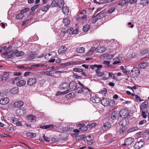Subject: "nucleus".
Segmentation results:
<instances>
[{"label": "nucleus", "mask_w": 149, "mask_h": 149, "mask_svg": "<svg viewBox=\"0 0 149 149\" xmlns=\"http://www.w3.org/2000/svg\"><path fill=\"white\" fill-rule=\"evenodd\" d=\"M79 139H84V141L86 142L88 144L91 145L92 144V141L93 139V136L91 135L86 136L85 134H82L79 136Z\"/></svg>", "instance_id": "nucleus-1"}, {"label": "nucleus", "mask_w": 149, "mask_h": 149, "mask_svg": "<svg viewBox=\"0 0 149 149\" xmlns=\"http://www.w3.org/2000/svg\"><path fill=\"white\" fill-rule=\"evenodd\" d=\"M56 55V53L55 52H50L48 54H46L45 56V58L49 62L51 63H54L55 61V59L52 58Z\"/></svg>", "instance_id": "nucleus-2"}, {"label": "nucleus", "mask_w": 149, "mask_h": 149, "mask_svg": "<svg viewBox=\"0 0 149 149\" xmlns=\"http://www.w3.org/2000/svg\"><path fill=\"white\" fill-rule=\"evenodd\" d=\"M40 128L42 129H49L54 131H57L59 129L60 127L58 125L51 124L40 126Z\"/></svg>", "instance_id": "nucleus-3"}, {"label": "nucleus", "mask_w": 149, "mask_h": 149, "mask_svg": "<svg viewBox=\"0 0 149 149\" xmlns=\"http://www.w3.org/2000/svg\"><path fill=\"white\" fill-rule=\"evenodd\" d=\"M140 74V71L139 68L134 67L131 71L130 74L131 76L133 78L137 77Z\"/></svg>", "instance_id": "nucleus-4"}, {"label": "nucleus", "mask_w": 149, "mask_h": 149, "mask_svg": "<svg viewBox=\"0 0 149 149\" xmlns=\"http://www.w3.org/2000/svg\"><path fill=\"white\" fill-rule=\"evenodd\" d=\"M9 76V73L7 72H4L3 74L0 75V84H3L5 82Z\"/></svg>", "instance_id": "nucleus-5"}, {"label": "nucleus", "mask_w": 149, "mask_h": 149, "mask_svg": "<svg viewBox=\"0 0 149 149\" xmlns=\"http://www.w3.org/2000/svg\"><path fill=\"white\" fill-rule=\"evenodd\" d=\"M60 89L64 91L65 93H67L69 92V84L68 83H63L60 85Z\"/></svg>", "instance_id": "nucleus-6"}, {"label": "nucleus", "mask_w": 149, "mask_h": 149, "mask_svg": "<svg viewBox=\"0 0 149 149\" xmlns=\"http://www.w3.org/2000/svg\"><path fill=\"white\" fill-rule=\"evenodd\" d=\"M145 142L141 139L135 143L134 146V148L135 149H140L145 146Z\"/></svg>", "instance_id": "nucleus-7"}, {"label": "nucleus", "mask_w": 149, "mask_h": 149, "mask_svg": "<svg viewBox=\"0 0 149 149\" xmlns=\"http://www.w3.org/2000/svg\"><path fill=\"white\" fill-rule=\"evenodd\" d=\"M16 114L18 116H23L26 113V110L25 108L22 107L17 109L16 111Z\"/></svg>", "instance_id": "nucleus-8"}, {"label": "nucleus", "mask_w": 149, "mask_h": 149, "mask_svg": "<svg viewBox=\"0 0 149 149\" xmlns=\"http://www.w3.org/2000/svg\"><path fill=\"white\" fill-rule=\"evenodd\" d=\"M91 97L90 99V100L93 102L97 103L100 102L101 99L97 97L95 94H91Z\"/></svg>", "instance_id": "nucleus-9"}, {"label": "nucleus", "mask_w": 149, "mask_h": 149, "mask_svg": "<svg viewBox=\"0 0 149 149\" xmlns=\"http://www.w3.org/2000/svg\"><path fill=\"white\" fill-rule=\"evenodd\" d=\"M120 117H123V118H125L129 115V113L128 110L126 109H121L119 113Z\"/></svg>", "instance_id": "nucleus-10"}, {"label": "nucleus", "mask_w": 149, "mask_h": 149, "mask_svg": "<svg viewBox=\"0 0 149 149\" xmlns=\"http://www.w3.org/2000/svg\"><path fill=\"white\" fill-rule=\"evenodd\" d=\"M77 83L75 81H71L69 84V91H75V89L77 88Z\"/></svg>", "instance_id": "nucleus-11"}, {"label": "nucleus", "mask_w": 149, "mask_h": 149, "mask_svg": "<svg viewBox=\"0 0 149 149\" xmlns=\"http://www.w3.org/2000/svg\"><path fill=\"white\" fill-rule=\"evenodd\" d=\"M129 123V120L126 118H123L119 122V124L122 126H125L128 125Z\"/></svg>", "instance_id": "nucleus-12"}, {"label": "nucleus", "mask_w": 149, "mask_h": 149, "mask_svg": "<svg viewBox=\"0 0 149 149\" xmlns=\"http://www.w3.org/2000/svg\"><path fill=\"white\" fill-rule=\"evenodd\" d=\"M37 80L36 78L33 77L29 78L27 81V84L30 86H33L36 84Z\"/></svg>", "instance_id": "nucleus-13"}, {"label": "nucleus", "mask_w": 149, "mask_h": 149, "mask_svg": "<svg viewBox=\"0 0 149 149\" xmlns=\"http://www.w3.org/2000/svg\"><path fill=\"white\" fill-rule=\"evenodd\" d=\"M90 67L92 69H94L95 68H96L97 69L95 70V72H98L99 71H100L101 68H102V65H101L95 64L91 65Z\"/></svg>", "instance_id": "nucleus-14"}, {"label": "nucleus", "mask_w": 149, "mask_h": 149, "mask_svg": "<svg viewBox=\"0 0 149 149\" xmlns=\"http://www.w3.org/2000/svg\"><path fill=\"white\" fill-rule=\"evenodd\" d=\"M24 104V102L22 100H19L13 103V105L15 108H20Z\"/></svg>", "instance_id": "nucleus-15"}, {"label": "nucleus", "mask_w": 149, "mask_h": 149, "mask_svg": "<svg viewBox=\"0 0 149 149\" xmlns=\"http://www.w3.org/2000/svg\"><path fill=\"white\" fill-rule=\"evenodd\" d=\"M67 49V47L63 45L59 48L58 53L61 54H65Z\"/></svg>", "instance_id": "nucleus-16"}, {"label": "nucleus", "mask_w": 149, "mask_h": 149, "mask_svg": "<svg viewBox=\"0 0 149 149\" xmlns=\"http://www.w3.org/2000/svg\"><path fill=\"white\" fill-rule=\"evenodd\" d=\"M111 124L109 122H107L104 123L102 127V129L104 131H106L111 128Z\"/></svg>", "instance_id": "nucleus-17"}, {"label": "nucleus", "mask_w": 149, "mask_h": 149, "mask_svg": "<svg viewBox=\"0 0 149 149\" xmlns=\"http://www.w3.org/2000/svg\"><path fill=\"white\" fill-rule=\"evenodd\" d=\"M77 126L79 127V129L81 131H85L88 129L87 126L84 123L78 124Z\"/></svg>", "instance_id": "nucleus-18"}, {"label": "nucleus", "mask_w": 149, "mask_h": 149, "mask_svg": "<svg viewBox=\"0 0 149 149\" xmlns=\"http://www.w3.org/2000/svg\"><path fill=\"white\" fill-rule=\"evenodd\" d=\"M134 139L132 138H128L125 140V143L123 144L124 146H129L131 145L134 141Z\"/></svg>", "instance_id": "nucleus-19"}, {"label": "nucleus", "mask_w": 149, "mask_h": 149, "mask_svg": "<svg viewBox=\"0 0 149 149\" xmlns=\"http://www.w3.org/2000/svg\"><path fill=\"white\" fill-rule=\"evenodd\" d=\"M26 118L28 121L31 122H34L36 121V117L33 115L30 114L27 116Z\"/></svg>", "instance_id": "nucleus-20"}, {"label": "nucleus", "mask_w": 149, "mask_h": 149, "mask_svg": "<svg viewBox=\"0 0 149 149\" xmlns=\"http://www.w3.org/2000/svg\"><path fill=\"white\" fill-rule=\"evenodd\" d=\"M60 138L62 140H65L68 139V134L66 132H64L61 134H60Z\"/></svg>", "instance_id": "nucleus-21"}, {"label": "nucleus", "mask_w": 149, "mask_h": 149, "mask_svg": "<svg viewBox=\"0 0 149 149\" xmlns=\"http://www.w3.org/2000/svg\"><path fill=\"white\" fill-rule=\"evenodd\" d=\"M9 102V99L8 97H5L1 99L0 100V104L4 105L7 104Z\"/></svg>", "instance_id": "nucleus-22"}, {"label": "nucleus", "mask_w": 149, "mask_h": 149, "mask_svg": "<svg viewBox=\"0 0 149 149\" xmlns=\"http://www.w3.org/2000/svg\"><path fill=\"white\" fill-rule=\"evenodd\" d=\"M100 101L101 104L105 107L109 105V101L108 98H103L102 100H101Z\"/></svg>", "instance_id": "nucleus-23"}, {"label": "nucleus", "mask_w": 149, "mask_h": 149, "mask_svg": "<svg viewBox=\"0 0 149 149\" xmlns=\"http://www.w3.org/2000/svg\"><path fill=\"white\" fill-rule=\"evenodd\" d=\"M148 103L147 102H142L140 107V109L141 110H145L148 109Z\"/></svg>", "instance_id": "nucleus-24"}, {"label": "nucleus", "mask_w": 149, "mask_h": 149, "mask_svg": "<svg viewBox=\"0 0 149 149\" xmlns=\"http://www.w3.org/2000/svg\"><path fill=\"white\" fill-rule=\"evenodd\" d=\"M96 49V51L97 52L100 53L103 52L106 49L103 46H98Z\"/></svg>", "instance_id": "nucleus-25"}, {"label": "nucleus", "mask_w": 149, "mask_h": 149, "mask_svg": "<svg viewBox=\"0 0 149 149\" xmlns=\"http://www.w3.org/2000/svg\"><path fill=\"white\" fill-rule=\"evenodd\" d=\"M18 88L17 87H15L10 90V93L12 94H15L18 93Z\"/></svg>", "instance_id": "nucleus-26"}, {"label": "nucleus", "mask_w": 149, "mask_h": 149, "mask_svg": "<svg viewBox=\"0 0 149 149\" xmlns=\"http://www.w3.org/2000/svg\"><path fill=\"white\" fill-rule=\"evenodd\" d=\"M62 8V11L63 13L65 15H68L69 11L68 7L67 6H65L63 7Z\"/></svg>", "instance_id": "nucleus-27"}, {"label": "nucleus", "mask_w": 149, "mask_h": 149, "mask_svg": "<svg viewBox=\"0 0 149 149\" xmlns=\"http://www.w3.org/2000/svg\"><path fill=\"white\" fill-rule=\"evenodd\" d=\"M36 55V54L35 52H31L28 56L27 58L29 60H33L35 58Z\"/></svg>", "instance_id": "nucleus-28"}, {"label": "nucleus", "mask_w": 149, "mask_h": 149, "mask_svg": "<svg viewBox=\"0 0 149 149\" xmlns=\"http://www.w3.org/2000/svg\"><path fill=\"white\" fill-rule=\"evenodd\" d=\"M26 83L25 81L21 80L18 81L17 83V85L18 86L21 87L24 86Z\"/></svg>", "instance_id": "nucleus-29"}, {"label": "nucleus", "mask_w": 149, "mask_h": 149, "mask_svg": "<svg viewBox=\"0 0 149 149\" xmlns=\"http://www.w3.org/2000/svg\"><path fill=\"white\" fill-rule=\"evenodd\" d=\"M3 55L7 58H9L13 57V54H11L10 52H4L3 53Z\"/></svg>", "instance_id": "nucleus-30"}, {"label": "nucleus", "mask_w": 149, "mask_h": 149, "mask_svg": "<svg viewBox=\"0 0 149 149\" xmlns=\"http://www.w3.org/2000/svg\"><path fill=\"white\" fill-rule=\"evenodd\" d=\"M118 114L117 112L115 111H113L111 115V118L113 120H116L118 116Z\"/></svg>", "instance_id": "nucleus-31"}, {"label": "nucleus", "mask_w": 149, "mask_h": 149, "mask_svg": "<svg viewBox=\"0 0 149 149\" xmlns=\"http://www.w3.org/2000/svg\"><path fill=\"white\" fill-rule=\"evenodd\" d=\"M148 65V63L146 62H143L140 63L138 67L139 68L143 69L147 67Z\"/></svg>", "instance_id": "nucleus-32"}, {"label": "nucleus", "mask_w": 149, "mask_h": 149, "mask_svg": "<svg viewBox=\"0 0 149 149\" xmlns=\"http://www.w3.org/2000/svg\"><path fill=\"white\" fill-rule=\"evenodd\" d=\"M96 49L95 47H92L86 54V55L89 56L91 55L93 53L94 51L96 50Z\"/></svg>", "instance_id": "nucleus-33"}, {"label": "nucleus", "mask_w": 149, "mask_h": 149, "mask_svg": "<svg viewBox=\"0 0 149 149\" xmlns=\"http://www.w3.org/2000/svg\"><path fill=\"white\" fill-rule=\"evenodd\" d=\"M79 64L78 62L76 61H70L69 62L66 63L63 65L66 66H70L71 65H77Z\"/></svg>", "instance_id": "nucleus-34"}, {"label": "nucleus", "mask_w": 149, "mask_h": 149, "mask_svg": "<svg viewBox=\"0 0 149 149\" xmlns=\"http://www.w3.org/2000/svg\"><path fill=\"white\" fill-rule=\"evenodd\" d=\"M82 93L87 95L90 94V91L86 86L83 88Z\"/></svg>", "instance_id": "nucleus-35"}, {"label": "nucleus", "mask_w": 149, "mask_h": 149, "mask_svg": "<svg viewBox=\"0 0 149 149\" xmlns=\"http://www.w3.org/2000/svg\"><path fill=\"white\" fill-rule=\"evenodd\" d=\"M57 6L60 8H61L63 6L64 2L63 0H59L57 2Z\"/></svg>", "instance_id": "nucleus-36"}, {"label": "nucleus", "mask_w": 149, "mask_h": 149, "mask_svg": "<svg viewBox=\"0 0 149 149\" xmlns=\"http://www.w3.org/2000/svg\"><path fill=\"white\" fill-rule=\"evenodd\" d=\"M26 136L28 137L33 138L36 136V134L35 133L29 132L26 134Z\"/></svg>", "instance_id": "nucleus-37"}, {"label": "nucleus", "mask_w": 149, "mask_h": 149, "mask_svg": "<svg viewBox=\"0 0 149 149\" xmlns=\"http://www.w3.org/2000/svg\"><path fill=\"white\" fill-rule=\"evenodd\" d=\"M76 51L78 53H84L85 52V48L82 47H78Z\"/></svg>", "instance_id": "nucleus-38"}, {"label": "nucleus", "mask_w": 149, "mask_h": 149, "mask_svg": "<svg viewBox=\"0 0 149 149\" xmlns=\"http://www.w3.org/2000/svg\"><path fill=\"white\" fill-rule=\"evenodd\" d=\"M83 88L78 86L77 87L75 90V92L77 93H82Z\"/></svg>", "instance_id": "nucleus-39"}, {"label": "nucleus", "mask_w": 149, "mask_h": 149, "mask_svg": "<svg viewBox=\"0 0 149 149\" xmlns=\"http://www.w3.org/2000/svg\"><path fill=\"white\" fill-rule=\"evenodd\" d=\"M50 6V5H47L43 6L41 8V10L43 12H47L49 9Z\"/></svg>", "instance_id": "nucleus-40"}, {"label": "nucleus", "mask_w": 149, "mask_h": 149, "mask_svg": "<svg viewBox=\"0 0 149 149\" xmlns=\"http://www.w3.org/2000/svg\"><path fill=\"white\" fill-rule=\"evenodd\" d=\"M120 57H117L115 58L114 59V61L113 63V65H115L119 63L120 62Z\"/></svg>", "instance_id": "nucleus-41"}, {"label": "nucleus", "mask_w": 149, "mask_h": 149, "mask_svg": "<svg viewBox=\"0 0 149 149\" xmlns=\"http://www.w3.org/2000/svg\"><path fill=\"white\" fill-rule=\"evenodd\" d=\"M127 3H128V1L127 0H120L119 2L118 5L120 6H123Z\"/></svg>", "instance_id": "nucleus-42"}, {"label": "nucleus", "mask_w": 149, "mask_h": 149, "mask_svg": "<svg viewBox=\"0 0 149 149\" xmlns=\"http://www.w3.org/2000/svg\"><path fill=\"white\" fill-rule=\"evenodd\" d=\"M17 68L18 69H20L24 70H26L28 69H31L32 68L30 67H25L23 65H19L17 66Z\"/></svg>", "instance_id": "nucleus-43"}, {"label": "nucleus", "mask_w": 149, "mask_h": 149, "mask_svg": "<svg viewBox=\"0 0 149 149\" xmlns=\"http://www.w3.org/2000/svg\"><path fill=\"white\" fill-rule=\"evenodd\" d=\"M63 22L65 25L67 26L70 24V21L69 19L68 18H65L63 19Z\"/></svg>", "instance_id": "nucleus-44"}, {"label": "nucleus", "mask_w": 149, "mask_h": 149, "mask_svg": "<svg viewBox=\"0 0 149 149\" xmlns=\"http://www.w3.org/2000/svg\"><path fill=\"white\" fill-rule=\"evenodd\" d=\"M90 28V26L88 24H86L82 28L83 31L85 32L88 31Z\"/></svg>", "instance_id": "nucleus-45"}, {"label": "nucleus", "mask_w": 149, "mask_h": 149, "mask_svg": "<svg viewBox=\"0 0 149 149\" xmlns=\"http://www.w3.org/2000/svg\"><path fill=\"white\" fill-rule=\"evenodd\" d=\"M138 130V127H132L129 129L127 131V132L130 133L137 130Z\"/></svg>", "instance_id": "nucleus-46"}, {"label": "nucleus", "mask_w": 149, "mask_h": 149, "mask_svg": "<svg viewBox=\"0 0 149 149\" xmlns=\"http://www.w3.org/2000/svg\"><path fill=\"white\" fill-rule=\"evenodd\" d=\"M107 92V90L105 88H103L99 91V93L100 94L105 95Z\"/></svg>", "instance_id": "nucleus-47"}, {"label": "nucleus", "mask_w": 149, "mask_h": 149, "mask_svg": "<svg viewBox=\"0 0 149 149\" xmlns=\"http://www.w3.org/2000/svg\"><path fill=\"white\" fill-rule=\"evenodd\" d=\"M24 54V52L23 51L18 52L17 51L15 53V55L17 56H23Z\"/></svg>", "instance_id": "nucleus-48"}, {"label": "nucleus", "mask_w": 149, "mask_h": 149, "mask_svg": "<svg viewBox=\"0 0 149 149\" xmlns=\"http://www.w3.org/2000/svg\"><path fill=\"white\" fill-rule=\"evenodd\" d=\"M24 16V14L21 13L19 14L16 16V18L17 19H21Z\"/></svg>", "instance_id": "nucleus-49"}, {"label": "nucleus", "mask_w": 149, "mask_h": 149, "mask_svg": "<svg viewBox=\"0 0 149 149\" xmlns=\"http://www.w3.org/2000/svg\"><path fill=\"white\" fill-rule=\"evenodd\" d=\"M11 120H12V123L15 125L19 120L18 118H16L15 117H12L11 119Z\"/></svg>", "instance_id": "nucleus-50"}, {"label": "nucleus", "mask_w": 149, "mask_h": 149, "mask_svg": "<svg viewBox=\"0 0 149 149\" xmlns=\"http://www.w3.org/2000/svg\"><path fill=\"white\" fill-rule=\"evenodd\" d=\"M108 75L109 77H110L111 78L113 77L112 78L116 80L117 79V77L115 76V74L114 73L109 72V73Z\"/></svg>", "instance_id": "nucleus-51"}, {"label": "nucleus", "mask_w": 149, "mask_h": 149, "mask_svg": "<svg viewBox=\"0 0 149 149\" xmlns=\"http://www.w3.org/2000/svg\"><path fill=\"white\" fill-rule=\"evenodd\" d=\"M52 7H57V2L56 1L54 0L52 2L50 6Z\"/></svg>", "instance_id": "nucleus-52"}, {"label": "nucleus", "mask_w": 149, "mask_h": 149, "mask_svg": "<svg viewBox=\"0 0 149 149\" xmlns=\"http://www.w3.org/2000/svg\"><path fill=\"white\" fill-rule=\"evenodd\" d=\"M83 70L78 68H74L73 71L76 72H81L83 71Z\"/></svg>", "instance_id": "nucleus-53"}, {"label": "nucleus", "mask_w": 149, "mask_h": 149, "mask_svg": "<svg viewBox=\"0 0 149 149\" xmlns=\"http://www.w3.org/2000/svg\"><path fill=\"white\" fill-rule=\"evenodd\" d=\"M29 9L28 8H24L21 10L20 12L21 13L23 14L29 10Z\"/></svg>", "instance_id": "nucleus-54"}, {"label": "nucleus", "mask_w": 149, "mask_h": 149, "mask_svg": "<svg viewBox=\"0 0 149 149\" xmlns=\"http://www.w3.org/2000/svg\"><path fill=\"white\" fill-rule=\"evenodd\" d=\"M43 139L46 142H49L50 141V139L49 137L46 136L45 134L43 136Z\"/></svg>", "instance_id": "nucleus-55"}, {"label": "nucleus", "mask_w": 149, "mask_h": 149, "mask_svg": "<svg viewBox=\"0 0 149 149\" xmlns=\"http://www.w3.org/2000/svg\"><path fill=\"white\" fill-rule=\"evenodd\" d=\"M122 127L119 129V131L120 133H123L125 132L126 130V127L125 126H122Z\"/></svg>", "instance_id": "nucleus-56"}, {"label": "nucleus", "mask_w": 149, "mask_h": 149, "mask_svg": "<svg viewBox=\"0 0 149 149\" xmlns=\"http://www.w3.org/2000/svg\"><path fill=\"white\" fill-rule=\"evenodd\" d=\"M115 104V102L112 100H110V101H109V105L110 107H112L114 106Z\"/></svg>", "instance_id": "nucleus-57"}, {"label": "nucleus", "mask_w": 149, "mask_h": 149, "mask_svg": "<svg viewBox=\"0 0 149 149\" xmlns=\"http://www.w3.org/2000/svg\"><path fill=\"white\" fill-rule=\"evenodd\" d=\"M141 116L142 118H146L147 116L146 113L143 111L141 112Z\"/></svg>", "instance_id": "nucleus-58"}, {"label": "nucleus", "mask_w": 149, "mask_h": 149, "mask_svg": "<svg viewBox=\"0 0 149 149\" xmlns=\"http://www.w3.org/2000/svg\"><path fill=\"white\" fill-rule=\"evenodd\" d=\"M115 10V8L114 7H112L110 9H109L107 11V13L111 14Z\"/></svg>", "instance_id": "nucleus-59"}, {"label": "nucleus", "mask_w": 149, "mask_h": 149, "mask_svg": "<svg viewBox=\"0 0 149 149\" xmlns=\"http://www.w3.org/2000/svg\"><path fill=\"white\" fill-rule=\"evenodd\" d=\"M100 71H99L98 72H95L96 73V75L98 77L102 76L104 74V73L102 72H100Z\"/></svg>", "instance_id": "nucleus-60"}, {"label": "nucleus", "mask_w": 149, "mask_h": 149, "mask_svg": "<svg viewBox=\"0 0 149 149\" xmlns=\"http://www.w3.org/2000/svg\"><path fill=\"white\" fill-rule=\"evenodd\" d=\"M98 18L96 17H94L92 19L91 21L92 23L94 24L98 20Z\"/></svg>", "instance_id": "nucleus-61"}, {"label": "nucleus", "mask_w": 149, "mask_h": 149, "mask_svg": "<svg viewBox=\"0 0 149 149\" xmlns=\"http://www.w3.org/2000/svg\"><path fill=\"white\" fill-rule=\"evenodd\" d=\"M19 79V78L18 77L14 78L11 80V84L14 85L15 84V81H17Z\"/></svg>", "instance_id": "nucleus-62"}, {"label": "nucleus", "mask_w": 149, "mask_h": 149, "mask_svg": "<svg viewBox=\"0 0 149 149\" xmlns=\"http://www.w3.org/2000/svg\"><path fill=\"white\" fill-rule=\"evenodd\" d=\"M147 122L146 120L145 119L143 120L140 121L139 123V125H142L143 124L146 123Z\"/></svg>", "instance_id": "nucleus-63"}, {"label": "nucleus", "mask_w": 149, "mask_h": 149, "mask_svg": "<svg viewBox=\"0 0 149 149\" xmlns=\"http://www.w3.org/2000/svg\"><path fill=\"white\" fill-rule=\"evenodd\" d=\"M110 62L108 61H104L103 62V64L106 65L108 67H111V65H110Z\"/></svg>", "instance_id": "nucleus-64"}]
</instances>
